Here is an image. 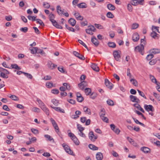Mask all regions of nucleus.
<instances>
[{
    "label": "nucleus",
    "instance_id": "4be33fe9",
    "mask_svg": "<svg viewBox=\"0 0 160 160\" xmlns=\"http://www.w3.org/2000/svg\"><path fill=\"white\" fill-rule=\"evenodd\" d=\"M91 67L93 70L95 71L98 72L99 71V69L98 67L94 63H92L91 65Z\"/></svg>",
    "mask_w": 160,
    "mask_h": 160
},
{
    "label": "nucleus",
    "instance_id": "423d86ee",
    "mask_svg": "<svg viewBox=\"0 0 160 160\" xmlns=\"http://www.w3.org/2000/svg\"><path fill=\"white\" fill-rule=\"evenodd\" d=\"M105 84L106 87L110 90H111L113 87V84L108 79H105Z\"/></svg>",
    "mask_w": 160,
    "mask_h": 160
},
{
    "label": "nucleus",
    "instance_id": "f8f14e48",
    "mask_svg": "<svg viewBox=\"0 0 160 160\" xmlns=\"http://www.w3.org/2000/svg\"><path fill=\"white\" fill-rule=\"evenodd\" d=\"M78 86L81 90H83L85 87L87 86V83L85 81H82L78 84Z\"/></svg>",
    "mask_w": 160,
    "mask_h": 160
},
{
    "label": "nucleus",
    "instance_id": "412c9836",
    "mask_svg": "<svg viewBox=\"0 0 160 160\" xmlns=\"http://www.w3.org/2000/svg\"><path fill=\"white\" fill-rule=\"evenodd\" d=\"M68 22L72 26H74L76 24V22L74 19L72 18H71L68 20Z\"/></svg>",
    "mask_w": 160,
    "mask_h": 160
},
{
    "label": "nucleus",
    "instance_id": "0e129e2a",
    "mask_svg": "<svg viewBox=\"0 0 160 160\" xmlns=\"http://www.w3.org/2000/svg\"><path fill=\"white\" fill-rule=\"evenodd\" d=\"M131 4L134 6H136L138 5V0H133L131 2Z\"/></svg>",
    "mask_w": 160,
    "mask_h": 160
},
{
    "label": "nucleus",
    "instance_id": "4468645a",
    "mask_svg": "<svg viewBox=\"0 0 160 160\" xmlns=\"http://www.w3.org/2000/svg\"><path fill=\"white\" fill-rule=\"evenodd\" d=\"M73 54L75 56L78 57L79 59L81 60H84L85 59V58L82 55L80 54V53L76 51H73Z\"/></svg>",
    "mask_w": 160,
    "mask_h": 160
},
{
    "label": "nucleus",
    "instance_id": "393cba45",
    "mask_svg": "<svg viewBox=\"0 0 160 160\" xmlns=\"http://www.w3.org/2000/svg\"><path fill=\"white\" fill-rule=\"evenodd\" d=\"M78 7L80 8H85L87 7V5L86 3L84 2H82L77 5Z\"/></svg>",
    "mask_w": 160,
    "mask_h": 160
},
{
    "label": "nucleus",
    "instance_id": "bf43d9fd",
    "mask_svg": "<svg viewBox=\"0 0 160 160\" xmlns=\"http://www.w3.org/2000/svg\"><path fill=\"white\" fill-rule=\"evenodd\" d=\"M46 86L48 88H51L52 87L53 83L52 82H49L46 83Z\"/></svg>",
    "mask_w": 160,
    "mask_h": 160
},
{
    "label": "nucleus",
    "instance_id": "49530a36",
    "mask_svg": "<svg viewBox=\"0 0 160 160\" xmlns=\"http://www.w3.org/2000/svg\"><path fill=\"white\" fill-rule=\"evenodd\" d=\"M77 128L79 130V132H82L84 130V128L82 127V126L79 124H78L77 125Z\"/></svg>",
    "mask_w": 160,
    "mask_h": 160
},
{
    "label": "nucleus",
    "instance_id": "4d7b16f0",
    "mask_svg": "<svg viewBox=\"0 0 160 160\" xmlns=\"http://www.w3.org/2000/svg\"><path fill=\"white\" fill-rule=\"evenodd\" d=\"M43 5L45 8H49L50 7V5L47 2H44Z\"/></svg>",
    "mask_w": 160,
    "mask_h": 160
},
{
    "label": "nucleus",
    "instance_id": "7ed1b4c3",
    "mask_svg": "<svg viewBox=\"0 0 160 160\" xmlns=\"http://www.w3.org/2000/svg\"><path fill=\"white\" fill-rule=\"evenodd\" d=\"M121 52L120 51H114L113 52V55L115 59L117 61H119L120 58Z\"/></svg>",
    "mask_w": 160,
    "mask_h": 160
},
{
    "label": "nucleus",
    "instance_id": "a19ab883",
    "mask_svg": "<svg viewBox=\"0 0 160 160\" xmlns=\"http://www.w3.org/2000/svg\"><path fill=\"white\" fill-rule=\"evenodd\" d=\"M58 70L62 73H65V71L64 69L63 68L62 66H60L58 67Z\"/></svg>",
    "mask_w": 160,
    "mask_h": 160
},
{
    "label": "nucleus",
    "instance_id": "69168bd1",
    "mask_svg": "<svg viewBox=\"0 0 160 160\" xmlns=\"http://www.w3.org/2000/svg\"><path fill=\"white\" fill-rule=\"evenodd\" d=\"M153 95L156 98H157L158 100L160 101V95L159 94H157L155 92H154Z\"/></svg>",
    "mask_w": 160,
    "mask_h": 160
},
{
    "label": "nucleus",
    "instance_id": "c756f323",
    "mask_svg": "<svg viewBox=\"0 0 160 160\" xmlns=\"http://www.w3.org/2000/svg\"><path fill=\"white\" fill-rule=\"evenodd\" d=\"M36 101L38 103L40 108L45 105L44 103L40 99L37 98Z\"/></svg>",
    "mask_w": 160,
    "mask_h": 160
},
{
    "label": "nucleus",
    "instance_id": "338daca9",
    "mask_svg": "<svg viewBox=\"0 0 160 160\" xmlns=\"http://www.w3.org/2000/svg\"><path fill=\"white\" fill-rule=\"evenodd\" d=\"M12 19V17L11 15L6 16H5V19L7 21H10Z\"/></svg>",
    "mask_w": 160,
    "mask_h": 160
},
{
    "label": "nucleus",
    "instance_id": "f03ea898",
    "mask_svg": "<svg viewBox=\"0 0 160 160\" xmlns=\"http://www.w3.org/2000/svg\"><path fill=\"white\" fill-rule=\"evenodd\" d=\"M144 49V46L143 44H141L140 45L138 46L135 48V51L136 52L138 51L141 54L143 55L144 52L143 51Z\"/></svg>",
    "mask_w": 160,
    "mask_h": 160
},
{
    "label": "nucleus",
    "instance_id": "3c124183",
    "mask_svg": "<svg viewBox=\"0 0 160 160\" xmlns=\"http://www.w3.org/2000/svg\"><path fill=\"white\" fill-rule=\"evenodd\" d=\"M32 132L34 134H37L39 133L38 131L36 129L32 128L31 129Z\"/></svg>",
    "mask_w": 160,
    "mask_h": 160
},
{
    "label": "nucleus",
    "instance_id": "2f4dec72",
    "mask_svg": "<svg viewBox=\"0 0 160 160\" xmlns=\"http://www.w3.org/2000/svg\"><path fill=\"white\" fill-rule=\"evenodd\" d=\"M83 110L85 112L87 113L88 114L90 115L91 114V112L90 109L86 107H84Z\"/></svg>",
    "mask_w": 160,
    "mask_h": 160
},
{
    "label": "nucleus",
    "instance_id": "bb28decb",
    "mask_svg": "<svg viewBox=\"0 0 160 160\" xmlns=\"http://www.w3.org/2000/svg\"><path fill=\"white\" fill-rule=\"evenodd\" d=\"M88 147L90 149L93 150H97L98 149V148L93 144H89Z\"/></svg>",
    "mask_w": 160,
    "mask_h": 160
},
{
    "label": "nucleus",
    "instance_id": "de8ad7c7",
    "mask_svg": "<svg viewBox=\"0 0 160 160\" xmlns=\"http://www.w3.org/2000/svg\"><path fill=\"white\" fill-rule=\"evenodd\" d=\"M92 32H95L96 30L95 28L93 26H90L88 27V28Z\"/></svg>",
    "mask_w": 160,
    "mask_h": 160
},
{
    "label": "nucleus",
    "instance_id": "8fccbe9b",
    "mask_svg": "<svg viewBox=\"0 0 160 160\" xmlns=\"http://www.w3.org/2000/svg\"><path fill=\"white\" fill-rule=\"evenodd\" d=\"M107 104L109 105H110L111 106H113L114 105V102H113V101L110 99H109V100H108L107 101Z\"/></svg>",
    "mask_w": 160,
    "mask_h": 160
},
{
    "label": "nucleus",
    "instance_id": "c03bdc74",
    "mask_svg": "<svg viewBox=\"0 0 160 160\" xmlns=\"http://www.w3.org/2000/svg\"><path fill=\"white\" fill-rule=\"evenodd\" d=\"M130 81L134 86H136L138 85V82L135 79H131L130 80Z\"/></svg>",
    "mask_w": 160,
    "mask_h": 160
},
{
    "label": "nucleus",
    "instance_id": "e2e57ef3",
    "mask_svg": "<svg viewBox=\"0 0 160 160\" xmlns=\"http://www.w3.org/2000/svg\"><path fill=\"white\" fill-rule=\"evenodd\" d=\"M32 110L35 112H40V109L38 108L34 107L32 109Z\"/></svg>",
    "mask_w": 160,
    "mask_h": 160
},
{
    "label": "nucleus",
    "instance_id": "9b49d317",
    "mask_svg": "<svg viewBox=\"0 0 160 160\" xmlns=\"http://www.w3.org/2000/svg\"><path fill=\"white\" fill-rule=\"evenodd\" d=\"M50 107L57 112L63 113H65L64 110L59 107H53L52 105H51Z\"/></svg>",
    "mask_w": 160,
    "mask_h": 160
},
{
    "label": "nucleus",
    "instance_id": "5701e85b",
    "mask_svg": "<svg viewBox=\"0 0 160 160\" xmlns=\"http://www.w3.org/2000/svg\"><path fill=\"white\" fill-rule=\"evenodd\" d=\"M81 112L79 111H77L75 112V115H73V117H72V118L75 119H77L79 117L78 115L81 114Z\"/></svg>",
    "mask_w": 160,
    "mask_h": 160
},
{
    "label": "nucleus",
    "instance_id": "72a5a7b5",
    "mask_svg": "<svg viewBox=\"0 0 160 160\" xmlns=\"http://www.w3.org/2000/svg\"><path fill=\"white\" fill-rule=\"evenodd\" d=\"M132 118L136 123L137 124H139L143 127H145V125L144 124L139 122L137 119L133 117H132Z\"/></svg>",
    "mask_w": 160,
    "mask_h": 160
},
{
    "label": "nucleus",
    "instance_id": "e433bc0d",
    "mask_svg": "<svg viewBox=\"0 0 160 160\" xmlns=\"http://www.w3.org/2000/svg\"><path fill=\"white\" fill-rule=\"evenodd\" d=\"M100 117L104 116L105 115V110L104 109L102 108L99 113Z\"/></svg>",
    "mask_w": 160,
    "mask_h": 160
},
{
    "label": "nucleus",
    "instance_id": "20e7f679",
    "mask_svg": "<svg viewBox=\"0 0 160 160\" xmlns=\"http://www.w3.org/2000/svg\"><path fill=\"white\" fill-rule=\"evenodd\" d=\"M88 136L89 139L93 142L95 141L98 138L97 135L94 134L92 131L89 132Z\"/></svg>",
    "mask_w": 160,
    "mask_h": 160
},
{
    "label": "nucleus",
    "instance_id": "6e6d98bb",
    "mask_svg": "<svg viewBox=\"0 0 160 160\" xmlns=\"http://www.w3.org/2000/svg\"><path fill=\"white\" fill-rule=\"evenodd\" d=\"M154 56L153 54H150L147 56L146 58L148 60H149L152 58Z\"/></svg>",
    "mask_w": 160,
    "mask_h": 160
},
{
    "label": "nucleus",
    "instance_id": "cd10ccee",
    "mask_svg": "<svg viewBox=\"0 0 160 160\" xmlns=\"http://www.w3.org/2000/svg\"><path fill=\"white\" fill-rule=\"evenodd\" d=\"M107 8L110 10L113 11L115 9V7L111 4H108L107 5Z\"/></svg>",
    "mask_w": 160,
    "mask_h": 160
},
{
    "label": "nucleus",
    "instance_id": "79ce46f5",
    "mask_svg": "<svg viewBox=\"0 0 160 160\" xmlns=\"http://www.w3.org/2000/svg\"><path fill=\"white\" fill-rule=\"evenodd\" d=\"M108 18H114V15L110 12H108L106 14Z\"/></svg>",
    "mask_w": 160,
    "mask_h": 160
},
{
    "label": "nucleus",
    "instance_id": "9d476101",
    "mask_svg": "<svg viewBox=\"0 0 160 160\" xmlns=\"http://www.w3.org/2000/svg\"><path fill=\"white\" fill-rule=\"evenodd\" d=\"M52 23L53 26L58 29H62V27L60 25H59L56 21L54 19L50 21Z\"/></svg>",
    "mask_w": 160,
    "mask_h": 160
},
{
    "label": "nucleus",
    "instance_id": "864d4df0",
    "mask_svg": "<svg viewBox=\"0 0 160 160\" xmlns=\"http://www.w3.org/2000/svg\"><path fill=\"white\" fill-rule=\"evenodd\" d=\"M137 91H138V92L139 93L140 95L142 97L144 98H145L146 99H147L146 97L145 96L144 93L143 92L141 91H140L138 89L137 90Z\"/></svg>",
    "mask_w": 160,
    "mask_h": 160
},
{
    "label": "nucleus",
    "instance_id": "a878e982",
    "mask_svg": "<svg viewBox=\"0 0 160 160\" xmlns=\"http://www.w3.org/2000/svg\"><path fill=\"white\" fill-rule=\"evenodd\" d=\"M150 78L151 79L152 82L153 83H155L158 86H159L158 84L157 83V82L156 79L153 76L150 75Z\"/></svg>",
    "mask_w": 160,
    "mask_h": 160
},
{
    "label": "nucleus",
    "instance_id": "ddd939ff",
    "mask_svg": "<svg viewBox=\"0 0 160 160\" xmlns=\"http://www.w3.org/2000/svg\"><path fill=\"white\" fill-rule=\"evenodd\" d=\"M48 66L50 69L53 70L57 67V65L54 64L51 61H49L48 62Z\"/></svg>",
    "mask_w": 160,
    "mask_h": 160
},
{
    "label": "nucleus",
    "instance_id": "2eb2a0df",
    "mask_svg": "<svg viewBox=\"0 0 160 160\" xmlns=\"http://www.w3.org/2000/svg\"><path fill=\"white\" fill-rule=\"evenodd\" d=\"M150 35L152 38L155 39H158L159 37V35L153 31L151 33Z\"/></svg>",
    "mask_w": 160,
    "mask_h": 160
},
{
    "label": "nucleus",
    "instance_id": "1a4fd4ad",
    "mask_svg": "<svg viewBox=\"0 0 160 160\" xmlns=\"http://www.w3.org/2000/svg\"><path fill=\"white\" fill-rule=\"evenodd\" d=\"M144 107L147 111L148 112H149V111L153 112L154 110L153 107L151 105H147L145 104L144 105Z\"/></svg>",
    "mask_w": 160,
    "mask_h": 160
},
{
    "label": "nucleus",
    "instance_id": "c85d7f7f",
    "mask_svg": "<svg viewBox=\"0 0 160 160\" xmlns=\"http://www.w3.org/2000/svg\"><path fill=\"white\" fill-rule=\"evenodd\" d=\"M57 10L58 13L59 14H62L63 13V11L61 10L60 7L58 5L57 7Z\"/></svg>",
    "mask_w": 160,
    "mask_h": 160
},
{
    "label": "nucleus",
    "instance_id": "052dcab7",
    "mask_svg": "<svg viewBox=\"0 0 160 160\" xmlns=\"http://www.w3.org/2000/svg\"><path fill=\"white\" fill-rule=\"evenodd\" d=\"M0 76L4 78H8V76L7 75L2 72L1 73Z\"/></svg>",
    "mask_w": 160,
    "mask_h": 160
},
{
    "label": "nucleus",
    "instance_id": "13d9d810",
    "mask_svg": "<svg viewBox=\"0 0 160 160\" xmlns=\"http://www.w3.org/2000/svg\"><path fill=\"white\" fill-rule=\"evenodd\" d=\"M101 118L103 121L106 122H108V119L106 117H105L104 116H103L102 117H101Z\"/></svg>",
    "mask_w": 160,
    "mask_h": 160
},
{
    "label": "nucleus",
    "instance_id": "dca6fc26",
    "mask_svg": "<svg viewBox=\"0 0 160 160\" xmlns=\"http://www.w3.org/2000/svg\"><path fill=\"white\" fill-rule=\"evenodd\" d=\"M139 38V36L137 33H135L133 34L132 37V40L134 42L137 41Z\"/></svg>",
    "mask_w": 160,
    "mask_h": 160
},
{
    "label": "nucleus",
    "instance_id": "0eeeda50",
    "mask_svg": "<svg viewBox=\"0 0 160 160\" xmlns=\"http://www.w3.org/2000/svg\"><path fill=\"white\" fill-rule=\"evenodd\" d=\"M129 97L131 101L133 102H136L137 103H140V101L139 99L136 96L130 95Z\"/></svg>",
    "mask_w": 160,
    "mask_h": 160
},
{
    "label": "nucleus",
    "instance_id": "39448f33",
    "mask_svg": "<svg viewBox=\"0 0 160 160\" xmlns=\"http://www.w3.org/2000/svg\"><path fill=\"white\" fill-rule=\"evenodd\" d=\"M62 146L64 148L65 151L70 154H72L73 153V152L70 149L69 147L65 143H63L62 144Z\"/></svg>",
    "mask_w": 160,
    "mask_h": 160
},
{
    "label": "nucleus",
    "instance_id": "b1692460",
    "mask_svg": "<svg viewBox=\"0 0 160 160\" xmlns=\"http://www.w3.org/2000/svg\"><path fill=\"white\" fill-rule=\"evenodd\" d=\"M42 110H43L45 113L47 115H49V111L48 109L46 107L45 105L41 108Z\"/></svg>",
    "mask_w": 160,
    "mask_h": 160
},
{
    "label": "nucleus",
    "instance_id": "473e14b6",
    "mask_svg": "<svg viewBox=\"0 0 160 160\" xmlns=\"http://www.w3.org/2000/svg\"><path fill=\"white\" fill-rule=\"evenodd\" d=\"M11 67L12 68H14L17 70H20L21 69V68L19 67L17 64H12L11 65Z\"/></svg>",
    "mask_w": 160,
    "mask_h": 160
},
{
    "label": "nucleus",
    "instance_id": "ea45409f",
    "mask_svg": "<svg viewBox=\"0 0 160 160\" xmlns=\"http://www.w3.org/2000/svg\"><path fill=\"white\" fill-rule=\"evenodd\" d=\"M37 47H33L31 49H30L31 53L32 54L36 53V52H37Z\"/></svg>",
    "mask_w": 160,
    "mask_h": 160
},
{
    "label": "nucleus",
    "instance_id": "58836bf2",
    "mask_svg": "<svg viewBox=\"0 0 160 160\" xmlns=\"http://www.w3.org/2000/svg\"><path fill=\"white\" fill-rule=\"evenodd\" d=\"M85 92L86 95H89L91 92V89L90 88H86L85 89Z\"/></svg>",
    "mask_w": 160,
    "mask_h": 160
},
{
    "label": "nucleus",
    "instance_id": "7c9ffc66",
    "mask_svg": "<svg viewBox=\"0 0 160 160\" xmlns=\"http://www.w3.org/2000/svg\"><path fill=\"white\" fill-rule=\"evenodd\" d=\"M151 53L153 54H156L160 53V49H153L151 50Z\"/></svg>",
    "mask_w": 160,
    "mask_h": 160
},
{
    "label": "nucleus",
    "instance_id": "f257e3e1",
    "mask_svg": "<svg viewBox=\"0 0 160 160\" xmlns=\"http://www.w3.org/2000/svg\"><path fill=\"white\" fill-rule=\"evenodd\" d=\"M68 135L71 138L76 145H78L79 144V142L74 134L72 132H69L68 134Z\"/></svg>",
    "mask_w": 160,
    "mask_h": 160
},
{
    "label": "nucleus",
    "instance_id": "774afa93",
    "mask_svg": "<svg viewBox=\"0 0 160 160\" xmlns=\"http://www.w3.org/2000/svg\"><path fill=\"white\" fill-rule=\"evenodd\" d=\"M128 9L130 12H132V7L131 4H128L127 6Z\"/></svg>",
    "mask_w": 160,
    "mask_h": 160
},
{
    "label": "nucleus",
    "instance_id": "6e6552de",
    "mask_svg": "<svg viewBox=\"0 0 160 160\" xmlns=\"http://www.w3.org/2000/svg\"><path fill=\"white\" fill-rule=\"evenodd\" d=\"M50 120L54 129H55L56 132L58 133L59 132V129L57 123H56L55 121L52 118L50 119Z\"/></svg>",
    "mask_w": 160,
    "mask_h": 160
},
{
    "label": "nucleus",
    "instance_id": "a18cd8bd",
    "mask_svg": "<svg viewBox=\"0 0 160 160\" xmlns=\"http://www.w3.org/2000/svg\"><path fill=\"white\" fill-rule=\"evenodd\" d=\"M139 26V25L137 23H134L132 24L131 27L132 29H135L137 28Z\"/></svg>",
    "mask_w": 160,
    "mask_h": 160
},
{
    "label": "nucleus",
    "instance_id": "a211bd4d",
    "mask_svg": "<svg viewBox=\"0 0 160 160\" xmlns=\"http://www.w3.org/2000/svg\"><path fill=\"white\" fill-rule=\"evenodd\" d=\"M91 42L96 46H98L99 44V42L95 37H93L91 38Z\"/></svg>",
    "mask_w": 160,
    "mask_h": 160
},
{
    "label": "nucleus",
    "instance_id": "aec40b11",
    "mask_svg": "<svg viewBox=\"0 0 160 160\" xmlns=\"http://www.w3.org/2000/svg\"><path fill=\"white\" fill-rule=\"evenodd\" d=\"M103 158L102 153L100 152H98L96 155V158L97 160H102Z\"/></svg>",
    "mask_w": 160,
    "mask_h": 160
},
{
    "label": "nucleus",
    "instance_id": "6ab92c4d",
    "mask_svg": "<svg viewBox=\"0 0 160 160\" xmlns=\"http://www.w3.org/2000/svg\"><path fill=\"white\" fill-rule=\"evenodd\" d=\"M141 151L145 153H148L150 152V149L149 148L147 147H142L140 148Z\"/></svg>",
    "mask_w": 160,
    "mask_h": 160
},
{
    "label": "nucleus",
    "instance_id": "f3484780",
    "mask_svg": "<svg viewBox=\"0 0 160 160\" xmlns=\"http://www.w3.org/2000/svg\"><path fill=\"white\" fill-rule=\"evenodd\" d=\"M77 100L79 102H82L84 99L82 97L81 94L78 92L77 94Z\"/></svg>",
    "mask_w": 160,
    "mask_h": 160
},
{
    "label": "nucleus",
    "instance_id": "37998d69",
    "mask_svg": "<svg viewBox=\"0 0 160 160\" xmlns=\"http://www.w3.org/2000/svg\"><path fill=\"white\" fill-rule=\"evenodd\" d=\"M36 16H32L30 15H29L28 16V19L30 20H32V21H34L36 20Z\"/></svg>",
    "mask_w": 160,
    "mask_h": 160
},
{
    "label": "nucleus",
    "instance_id": "4c0bfd02",
    "mask_svg": "<svg viewBox=\"0 0 160 160\" xmlns=\"http://www.w3.org/2000/svg\"><path fill=\"white\" fill-rule=\"evenodd\" d=\"M37 21V23L39 24L40 25L42 26H44V24L42 20L39 19H36L35 20Z\"/></svg>",
    "mask_w": 160,
    "mask_h": 160
},
{
    "label": "nucleus",
    "instance_id": "680f3d73",
    "mask_svg": "<svg viewBox=\"0 0 160 160\" xmlns=\"http://www.w3.org/2000/svg\"><path fill=\"white\" fill-rule=\"evenodd\" d=\"M44 137L45 138L48 139V140L50 141H51L52 140H53V139L48 134L45 135Z\"/></svg>",
    "mask_w": 160,
    "mask_h": 160
},
{
    "label": "nucleus",
    "instance_id": "f704fd0d",
    "mask_svg": "<svg viewBox=\"0 0 160 160\" xmlns=\"http://www.w3.org/2000/svg\"><path fill=\"white\" fill-rule=\"evenodd\" d=\"M51 102L53 104L56 106H58L59 104L58 100L55 99H53L51 100Z\"/></svg>",
    "mask_w": 160,
    "mask_h": 160
},
{
    "label": "nucleus",
    "instance_id": "c9c22d12",
    "mask_svg": "<svg viewBox=\"0 0 160 160\" xmlns=\"http://www.w3.org/2000/svg\"><path fill=\"white\" fill-rule=\"evenodd\" d=\"M108 45L109 47L112 48H115L116 46L115 43L114 42H109Z\"/></svg>",
    "mask_w": 160,
    "mask_h": 160
},
{
    "label": "nucleus",
    "instance_id": "603ef678",
    "mask_svg": "<svg viewBox=\"0 0 160 160\" xmlns=\"http://www.w3.org/2000/svg\"><path fill=\"white\" fill-rule=\"evenodd\" d=\"M23 74L28 78L30 79H32V76L30 74L24 72V73H23Z\"/></svg>",
    "mask_w": 160,
    "mask_h": 160
},
{
    "label": "nucleus",
    "instance_id": "09e8293b",
    "mask_svg": "<svg viewBox=\"0 0 160 160\" xmlns=\"http://www.w3.org/2000/svg\"><path fill=\"white\" fill-rule=\"evenodd\" d=\"M9 98L14 101H18V98L15 95H12L9 97Z\"/></svg>",
    "mask_w": 160,
    "mask_h": 160
},
{
    "label": "nucleus",
    "instance_id": "5fc2aeb1",
    "mask_svg": "<svg viewBox=\"0 0 160 160\" xmlns=\"http://www.w3.org/2000/svg\"><path fill=\"white\" fill-rule=\"evenodd\" d=\"M28 28L27 27H25L24 28H22L20 29V30L21 31L24 32V33H26L28 31Z\"/></svg>",
    "mask_w": 160,
    "mask_h": 160
}]
</instances>
